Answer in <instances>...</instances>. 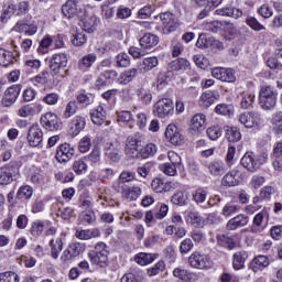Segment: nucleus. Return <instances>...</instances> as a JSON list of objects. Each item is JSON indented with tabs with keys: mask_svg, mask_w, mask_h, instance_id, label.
<instances>
[{
	"mask_svg": "<svg viewBox=\"0 0 282 282\" xmlns=\"http://www.w3.org/2000/svg\"><path fill=\"white\" fill-rule=\"evenodd\" d=\"M158 153V145L155 143H148L145 147H143L141 150L138 152V156L134 159L140 160H149V158H153Z\"/></svg>",
	"mask_w": 282,
	"mask_h": 282,
	"instance_id": "31",
	"label": "nucleus"
},
{
	"mask_svg": "<svg viewBox=\"0 0 282 282\" xmlns=\"http://www.w3.org/2000/svg\"><path fill=\"white\" fill-rule=\"evenodd\" d=\"M63 246L64 243L62 238H57L56 240H50L51 257L53 259H58V256L61 254V252H63Z\"/></svg>",
	"mask_w": 282,
	"mask_h": 282,
	"instance_id": "41",
	"label": "nucleus"
},
{
	"mask_svg": "<svg viewBox=\"0 0 282 282\" xmlns=\"http://www.w3.org/2000/svg\"><path fill=\"white\" fill-rule=\"evenodd\" d=\"M87 121L83 116H75L68 123V133L72 138H76L80 131L85 129Z\"/></svg>",
	"mask_w": 282,
	"mask_h": 282,
	"instance_id": "18",
	"label": "nucleus"
},
{
	"mask_svg": "<svg viewBox=\"0 0 282 282\" xmlns=\"http://www.w3.org/2000/svg\"><path fill=\"white\" fill-rule=\"evenodd\" d=\"M70 41L75 47H83L87 43V35L85 31H75Z\"/></svg>",
	"mask_w": 282,
	"mask_h": 282,
	"instance_id": "46",
	"label": "nucleus"
},
{
	"mask_svg": "<svg viewBox=\"0 0 282 282\" xmlns=\"http://www.w3.org/2000/svg\"><path fill=\"white\" fill-rule=\"evenodd\" d=\"M172 72H186L191 67V62L186 58H178L170 64Z\"/></svg>",
	"mask_w": 282,
	"mask_h": 282,
	"instance_id": "44",
	"label": "nucleus"
},
{
	"mask_svg": "<svg viewBox=\"0 0 282 282\" xmlns=\"http://www.w3.org/2000/svg\"><path fill=\"white\" fill-rule=\"evenodd\" d=\"M138 76V68H129L120 73L117 78L118 85H129Z\"/></svg>",
	"mask_w": 282,
	"mask_h": 282,
	"instance_id": "29",
	"label": "nucleus"
},
{
	"mask_svg": "<svg viewBox=\"0 0 282 282\" xmlns=\"http://www.w3.org/2000/svg\"><path fill=\"white\" fill-rule=\"evenodd\" d=\"M67 54L55 53L48 58L50 74L54 80H63L67 76Z\"/></svg>",
	"mask_w": 282,
	"mask_h": 282,
	"instance_id": "1",
	"label": "nucleus"
},
{
	"mask_svg": "<svg viewBox=\"0 0 282 282\" xmlns=\"http://www.w3.org/2000/svg\"><path fill=\"white\" fill-rule=\"evenodd\" d=\"M120 191L122 197H124V199H128V202H135V199H138V197L142 195V189L135 186L129 187L121 185Z\"/></svg>",
	"mask_w": 282,
	"mask_h": 282,
	"instance_id": "28",
	"label": "nucleus"
},
{
	"mask_svg": "<svg viewBox=\"0 0 282 282\" xmlns=\"http://www.w3.org/2000/svg\"><path fill=\"white\" fill-rule=\"evenodd\" d=\"M98 56L96 53H89L82 57L78 62V68L82 69V72H87L90 69V67L96 63Z\"/></svg>",
	"mask_w": 282,
	"mask_h": 282,
	"instance_id": "34",
	"label": "nucleus"
},
{
	"mask_svg": "<svg viewBox=\"0 0 282 282\" xmlns=\"http://www.w3.org/2000/svg\"><path fill=\"white\" fill-rule=\"evenodd\" d=\"M32 195H34V188L30 185H22L19 187L15 198L20 202H29L32 199Z\"/></svg>",
	"mask_w": 282,
	"mask_h": 282,
	"instance_id": "35",
	"label": "nucleus"
},
{
	"mask_svg": "<svg viewBox=\"0 0 282 282\" xmlns=\"http://www.w3.org/2000/svg\"><path fill=\"white\" fill-rule=\"evenodd\" d=\"M206 127V115L196 113L191 120V129L193 131H202Z\"/></svg>",
	"mask_w": 282,
	"mask_h": 282,
	"instance_id": "37",
	"label": "nucleus"
},
{
	"mask_svg": "<svg viewBox=\"0 0 282 282\" xmlns=\"http://www.w3.org/2000/svg\"><path fill=\"white\" fill-rule=\"evenodd\" d=\"M139 43L143 50H151V47H155L158 43H160V37L152 33H145L140 40Z\"/></svg>",
	"mask_w": 282,
	"mask_h": 282,
	"instance_id": "30",
	"label": "nucleus"
},
{
	"mask_svg": "<svg viewBox=\"0 0 282 282\" xmlns=\"http://www.w3.org/2000/svg\"><path fill=\"white\" fill-rule=\"evenodd\" d=\"M154 193H166L171 191V184L164 183L162 178H154L151 183Z\"/></svg>",
	"mask_w": 282,
	"mask_h": 282,
	"instance_id": "43",
	"label": "nucleus"
},
{
	"mask_svg": "<svg viewBox=\"0 0 282 282\" xmlns=\"http://www.w3.org/2000/svg\"><path fill=\"white\" fill-rule=\"evenodd\" d=\"M117 67H129L131 65V57L127 53H119L116 56Z\"/></svg>",
	"mask_w": 282,
	"mask_h": 282,
	"instance_id": "58",
	"label": "nucleus"
},
{
	"mask_svg": "<svg viewBox=\"0 0 282 282\" xmlns=\"http://www.w3.org/2000/svg\"><path fill=\"white\" fill-rule=\"evenodd\" d=\"M193 199L197 204H204L206 202V197H208V192L204 188H197L192 193Z\"/></svg>",
	"mask_w": 282,
	"mask_h": 282,
	"instance_id": "61",
	"label": "nucleus"
},
{
	"mask_svg": "<svg viewBox=\"0 0 282 282\" xmlns=\"http://www.w3.org/2000/svg\"><path fill=\"white\" fill-rule=\"evenodd\" d=\"M90 120L93 124H97V127L105 124V120H107V111H105V108L98 106L96 109L90 110Z\"/></svg>",
	"mask_w": 282,
	"mask_h": 282,
	"instance_id": "26",
	"label": "nucleus"
},
{
	"mask_svg": "<svg viewBox=\"0 0 282 282\" xmlns=\"http://www.w3.org/2000/svg\"><path fill=\"white\" fill-rule=\"evenodd\" d=\"M158 65H160V59L156 56L145 57L138 62L137 69L140 74H148V72L155 69Z\"/></svg>",
	"mask_w": 282,
	"mask_h": 282,
	"instance_id": "20",
	"label": "nucleus"
},
{
	"mask_svg": "<svg viewBox=\"0 0 282 282\" xmlns=\"http://www.w3.org/2000/svg\"><path fill=\"white\" fill-rule=\"evenodd\" d=\"M96 25H98V18L96 15L87 17L82 20V30L83 32H88L91 34L96 30Z\"/></svg>",
	"mask_w": 282,
	"mask_h": 282,
	"instance_id": "39",
	"label": "nucleus"
},
{
	"mask_svg": "<svg viewBox=\"0 0 282 282\" xmlns=\"http://www.w3.org/2000/svg\"><path fill=\"white\" fill-rule=\"evenodd\" d=\"M144 141V135L140 133L131 134L127 138L126 141V153L129 158H138V152L140 151V147H142V142Z\"/></svg>",
	"mask_w": 282,
	"mask_h": 282,
	"instance_id": "6",
	"label": "nucleus"
},
{
	"mask_svg": "<svg viewBox=\"0 0 282 282\" xmlns=\"http://www.w3.org/2000/svg\"><path fill=\"white\" fill-rule=\"evenodd\" d=\"M175 107L173 106V100L170 98H162L153 106V113L156 118H166L173 116Z\"/></svg>",
	"mask_w": 282,
	"mask_h": 282,
	"instance_id": "5",
	"label": "nucleus"
},
{
	"mask_svg": "<svg viewBox=\"0 0 282 282\" xmlns=\"http://www.w3.org/2000/svg\"><path fill=\"white\" fill-rule=\"evenodd\" d=\"M87 249V246L84 242H70L66 250L62 253V261H72L76 257H80L83 252Z\"/></svg>",
	"mask_w": 282,
	"mask_h": 282,
	"instance_id": "8",
	"label": "nucleus"
},
{
	"mask_svg": "<svg viewBox=\"0 0 282 282\" xmlns=\"http://www.w3.org/2000/svg\"><path fill=\"white\" fill-rule=\"evenodd\" d=\"M212 76L217 80H221V83H235L237 80V76H235V70H232L231 68H213Z\"/></svg>",
	"mask_w": 282,
	"mask_h": 282,
	"instance_id": "12",
	"label": "nucleus"
},
{
	"mask_svg": "<svg viewBox=\"0 0 282 282\" xmlns=\"http://www.w3.org/2000/svg\"><path fill=\"white\" fill-rule=\"evenodd\" d=\"M13 30L14 32L26 34V36H34V34L39 32V26L34 23L20 21L14 25Z\"/></svg>",
	"mask_w": 282,
	"mask_h": 282,
	"instance_id": "22",
	"label": "nucleus"
},
{
	"mask_svg": "<svg viewBox=\"0 0 282 282\" xmlns=\"http://www.w3.org/2000/svg\"><path fill=\"white\" fill-rule=\"evenodd\" d=\"M246 261H248L247 251H238L232 256V265L236 270H243L246 268Z\"/></svg>",
	"mask_w": 282,
	"mask_h": 282,
	"instance_id": "32",
	"label": "nucleus"
},
{
	"mask_svg": "<svg viewBox=\"0 0 282 282\" xmlns=\"http://www.w3.org/2000/svg\"><path fill=\"white\" fill-rule=\"evenodd\" d=\"M165 138L171 142V144L180 145L182 144V134L177 130V126L169 124L165 130Z\"/></svg>",
	"mask_w": 282,
	"mask_h": 282,
	"instance_id": "25",
	"label": "nucleus"
},
{
	"mask_svg": "<svg viewBox=\"0 0 282 282\" xmlns=\"http://www.w3.org/2000/svg\"><path fill=\"white\" fill-rule=\"evenodd\" d=\"M43 111V106L41 104L36 105H24L18 110V116L20 118H30V116H36Z\"/></svg>",
	"mask_w": 282,
	"mask_h": 282,
	"instance_id": "24",
	"label": "nucleus"
},
{
	"mask_svg": "<svg viewBox=\"0 0 282 282\" xmlns=\"http://www.w3.org/2000/svg\"><path fill=\"white\" fill-rule=\"evenodd\" d=\"M254 98L256 96L253 95V93H242L241 94V101H240V106L242 109H250V107H252V105H254Z\"/></svg>",
	"mask_w": 282,
	"mask_h": 282,
	"instance_id": "51",
	"label": "nucleus"
},
{
	"mask_svg": "<svg viewBox=\"0 0 282 282\" xmlns=\"http://www.w3.org/2000/svg\"><path fill=\"white\" fill-rule=\"evenodd\" d=\"M278 96L279 93L271 86L262 87L259 93L260 107H262L264 111L274 109V107H276Z\"/></svg>",
	"mask_w": 282,
	"mask_h": 282,
	"instance_id": "4",
	"label": "nucleus"
},
{
	"mask_svg": "<svg viewBox=\"0 0 282 282\" xmlns=\"http://www.w3.org/2000/svg\"><path fill=\"white\" fill-rule=\"evenodd\" d=\"M40 123L46 131H58L61 129V121H58V116L54 112H46L42 116Z\"/></svg>",
	"mask_w": 282,
	"mask_h": 282,
	"instance_id": "10",
	"label": "nucleus"
},
{
	"mask_svg": "<svg viewBox=\"0 0 282 282\" xmlns=\"http://www.w3.org/2000/svg\"><path fill=\"white\" fill-rule=\"evenodd\" d=\"M188 263L192 268H196L198 270H208V268H212L213 265L210 257L205 253H200L199 251L193 252L189 256Z\"/></svg>",
	"mask_w": 282,
	"mask_h": 282,
	"instance_id": "7",
	"label": "nucleus"
},
{
	"mask_svg": "<svg viewBox=\"0 0 282 282\" xmlns=\"http://www.w3.org/2000/svg\"><path fill=\"white\" fill-rule=\"evenodd\" d=\"M171 202L174 206H186V204H188V198L184 195V192H176L172 196Z\"/></svg>",
	"mask_w": 282,
	"mask_h": 282,
	"instance_id": "57",
	"label": "nucleus"
},
{
	"mask_svg": "<svg viewBox=\"0 0 282 282\" xmlns=\"http://www.w3.org/2000/svg\"><path fill=\"white\" fill-rule=\"evenodd\" d=\"M215 14L218 17H231V19H241L243 17V11L235 7H225L217 9Z\"/></svg>",
	"mask_w": 282,
	"mask_h": 282,
	"instance_id": "27",
	"label": "nucleus"
},
{
	"mask_svg": "<svg viewBox=\"0 0 282 282\" xmlns=\"http://www.w3.org/2000/svg\"><path fill=\"white\" fill-rule=\"evenodd\" d=\"M164 270H166V263L160 260L152 268L148 269V276H158V274H160L161 272H164Z\"/></svg>",
	"mask_w": 282,
	"mask_h": 282,
	"instance_id": "59",
	"label": "nucleus"
},
{
	"mask_svg": "<svg viewBox=\"0 0 282 282\" xmlns=\"http://www.w3.org/2000/svg\"><path fill=\"white\" fill-rule=\"evenodd\" d=\"M105 153L112 162H119L122 158V145L117 141H108L105 144Z\"/></svg>",
	"mask_w": 282,
	"mask_h": 282,
	"instance_id": "11",
	"label": "nucleus"
},
{
	"mask_svg": "<svg viewBox=\"0 0 282 282\" xmlns=\"http://www.w3.org/2000/svg\"><path fill=\"white\" fill-rule=\"evenodd\" d=\"M17 163L12 162L3 167H0V184L8 185L14 182V173H17Z\"/></svg>",
	"mask_w": 282,
	"mask_h": 282,
	"instance_id": "15",
	"label": "nucleus"
},
{
	"mask_svg": "<svg viewBox=\"0 0 282 282\" xmlns=\"http://www.w3.org/2000/svg\"><path fill=\"white\" fill-rule=\"evenodd\" d=\"M19 274L12 271L0 273V282H19Z\"/></svg>",
	"mask_w": 282,
	"mask_h": 282,
	"instance_id": "64",
	"label": "nucleus"
},
{
	"mask_svg": "<svg viewBox=\"0 0 282 282\" xmlns=\"http://www.w3.org/2000/svg\"><path fill=\"white\" fill-rule=\"evenodd\" d=\"M239 122L247 129H257L261 127V115L257 111L243 112L239 116Z\"/></svg>",
	"mask_w": 282,
	"mask_h": 282,
	"instance_id": "9",
	"label": "nucleus"
},
{
	"mask_svg": "<svg viewBox=\"0 0 282 282\" xmlns=\"http://www.w3.org/2000/svg\"><path fill=\"white\" fill-rule=\"evenodd\" d=\"M73 171L76 175H83L87 173V163L83 159L75 160L73 162Z\"/></svg>",
	"mask_w": 282,
	"mask_h": 282,
	"instance_id": "54",
	"label": "nucleus"
},
{
	"mask_svg": "<svg viewBox=\"0 0 282 282\" xmlns=\"http://www.w3.org/2000/svg\"><path fill=\"white\" fill-rule=\"evenodd\" d=\"M14 63V54L10 51H6V48H0V65L2 67H8Z\"/></svg>",
	"mask_w": 282,
	"mask_h": 282,
	"instance_id": "45",
	"label": "nucleus"
},
{
	"mask_svg": "<svg viewBox=\"0 0 282 282\" xmlns=\"http://www.w3.org/2000/svg\"><path fill=\"white\" fill-rule=\"evenodd\" d=\"M26 139L30 147H39L41 142H43V130L41 127H39V124L31 126Z\"/></svg>",
	"mask_w": 282,
	"mask_h": 282,
	"instance_id": "17",
	"label": "nucleus"
},
{
	"mask_svg": "<svg viewBox=\"0 0 282 282\" xmlns=\"http://www.w3.org/2000/svg\"><path fill=\"white\" fill-rule=\"evenodd\" d=\"M95 96L93 94H78L77 102L82 105V107H89V105H94Z\"/></svg>",
	"mask_w": 282,
	"mask_h": 282,
	"instance_id": "56",
	"label": "nucleus"
},
{
	"mask_svg": "<svg viewBox=\"0 0 282 282\" xmlns=\"http://www.w3.org/2000/svg\"><path fill=\"white\" fill-rule=\"evenodd\" d=\"M268 162V153L262 152L254 154V152H247L240 160L241 166L248 171V173H257L263 164Z\"/></svg>",
	"mask_w": 282,
	"mask_h": 282,
	"instance_id": "3",
	"label": "nucleus"
},
{
	"mask_svg": "<svg viewBox=\"0 0 282 282\" xmlns=\"http://www.w3.org/2000/svg\"><path fill=\"white\" fill-rule=\"evenodd\" d=\"M88 259L97 268H107L109 265V246L102 241L97 242L94 250L88 252Z\"/></svg>",
	"mask_w": 282,
	"mask_h": 282,
	"instance_id": "2",
	"label": "nucleus"
},
{
	"mask_svg": "<svg viewBox=\"0 0 282 282\" xmlns=\"http://www.w3.org/2000/svg\"><path fill=\"white\" fill-rule=\"evenodd\" d=\"M206 169L212 177H219L226 173V163L221 160H214L206 164Z\"/></svg>",
	"mask_w": 282,
	"mask_h": 282,
	"instance_id": "21",
	"label": "nucleus"
},
{
	"mask_svg": "<svg viewBox=\"0 0 282 282\" xmlns=\"http://www.w3.org/2000/svg\"><path fill=\"white\" fill-rule=\"evenodd\" d=\"M219 98V94L215 90H207L202 94L199 98V104L202 107H210V105L215 104V100Z\"/></svg>",
	"mask_w": 282,
	"mask_h": 282,
	"instance_id": "33",
	"label": "nucleus"
},
{
	"mask_svg": "<svg viewBox=\"0 0 282 282\" xmlns=\"http://www.w3.org/2000/svg\"><path fill=\"white\" fill-rule=\"evenodd\" d=\"M173 276H175V279H180V281H183V282L191 281V273H188V270H185L182 268H175L173 270Z\"/></svg>",
	"mask_w": 282,
	"mask_h": 282,
	"instance_id": "60",
	"label": "nucleus"
},
{
	"mask_svg": "<svg viewBox=\"0 0 282 282\" xmlns=\"http://www.w3.org/2000/svg\"><path fill=\"white\" fill-rule=\"evenodd\" d=\"M158 259V254L155 253H145V252H140L134 257L135 263L139 265H149V263H153Z\"/></svg>",
	"mask_w": 282,
	"mask_h": 282,
	"instance_id": "38",
	"label": "nucleus"
},
{
	"mask_svg": "<svg viewBox=\"0 0 282 282\" xmlns=\"http://www.w3.org/2000/svg\"><path fill=\"white\" fill-rule=\"evenodd\" d=\"M239 184H241V172L237 170L229 171L221 178V186H226L228 188L239 186Z\"/></svg>",
	"mask_w": 282,
	"mask_h": 282,
	"instance_id": "19",
	"label": "nucleus"
},
{
	"mask_svg": "<svg viewBox=\"0 0 282 282\" xmlns=\"http://www.w3.org/2000/svg\"><path fill=\"white\" fill-rule=\"evenodd\" d=\"M19 94H21V86L20 85H13L9 87L2 97L1 104L3 107H12L14 102H17V99L19 98Z\"/></svg>",
	"mask_w": 282,
	"mask_h": 282,
	"instance_id": "14",
	"label": "nucleus"
},
{
	"mask_svg": "<svg viewBox=\"0 0 282 282\" xmlns=\"http://www.w3.org/2000/svg\"><path fill=\"white\" fill-rule=\"evenodd\" d=\"M117 122L119 124H128L129 129H133V116L131 111L123 110L117 112Z\"/></svg>",
	"mask_w": 282,
	"mask_h": 282,
	"instance_id": "40",
	"label": "nucleus"
},
{
	"mask_svg": "<svg viewBox=\"0 0 282 282\" xmlns=\"http://www.w3.org/2000/svg\"><path fill=\"white\" fill-rule=\"evenodd\" d=\"M76 1L67 0L66 3L62 7V14L66 17V19H72L76 15Z\"/></svg>",
	"mask_w": 282,
	"mask_h": 282,
	"instance_id": "42",
	"label": "nucleus"
},
{
	"mask_svg": "<svg viewBox=\"0 0 282 282\" xmlns=\"http://www.w3.org/2000/svg\"><path fill=\"white\" fill-rule=\"evenodd\" d=\"M74 155H76V149L69 143H63L56 150V160L58 162H69Z\"/></svg>",
	"mask_w": 282,
	"mask_h": 282,
	"instance_id": "16",
	"label": "nucleus"
},
{
	"mask_svg": "<svg viewBox=\"0 0 282 282\" xmlns=\"http://www.w3.org/2000/svg\"><path fill=\"white\" fill-rule=\"evenodd\" d=\"M43 230H45V224L43 220H35L32 223L30 229L32 237H41L43 235Z\"/></svg>",
	"mask_w": 282,
	"mask_h": 282,
	"instance_id": "53",
	"label": "nucleus"
},
{
	"mask_svg": "<svg viewBox=\"0 0 282 282\" xmlns=\"http://www.w3.org/2000/svg\"><path fill=\"white\" fill-rule=\"evenodd\" d=\"M160 19L163 24V34H171V32L177 30V19L175 18V14L164 12L160 14Z\"/></svg>",
	"mask_w": 282,
	"mask_h": 282,
	"instance_id": "13",
	"label": "nucleus"
},
{
	"mask_svg": "<svg viewBox=\"0 0 282 282\" xmlns=\"http://www.w3.org/2000/svg\"><path fill=\"white\" fill-rule=\"evenodd\" d=\"M215 112L218 113V116H228L230 118V116L235 113V107L228 104H219L216 106Z\"/></svg>",
	"mask_w": 282,
	"mask_h": 282,
	"instance_id": "49",
	"label": "nucleus"
},
{
	"mask_svg": "<svg viewBox=\"0 0 282 282\" xmlns=\"http://www.w3.org/2000/svg\"><path fill=\"white\" fill-rule=\"evenodd\" d=\"M137 96L141 104L149 106L151 102H153V94H151V90H147L144 88H140L137 91Z\"/></svg>",
	"mask_w": 282,
	"mask_h": 282,
	"instance_id": "47",
	"label": "nucleus"
},
{
	"mask_svg": "<svg viewBox=\"0 0 282 282\" xmlns=\"http://www.w3.org/2000/svg\"><path fill=\"white\" fill-rule=\"evenodd\" d=\"M250 218L243 214H239L236 217L228 220L226 228L227 230H237V228H243L248 226Z\"/></svg>",
	"mask_w": 282,
	"mask_h": 282,
	"instance_id": "23",
	"label": "nucleus"
},
{
	"mask_svg": "<svg viewBox=\"0 0 282 282\" xmlns=\"http://www.w3.org/2000/svg\"><path fill=\"white\" fill-rule=\"evenodd\" d=\"M76 111H78V105L76 104V101H69L66 105V108L63 113V118L65 120H67V119L72 118V116H74L76 113Z\"/></svg>",
	"mask_w": 282,
	"mask_h": 282,
	"instance_id": "63",
	"label": "nucleus"
},
{
	"mask_svg": "<svg viewBox=\"0 0 282 282\" xmlns=\"http://www.w3.org/2000/svg\"><path fill=\"white\" fill-rule=\"evenodd\" d=\"M241 210V206L235 204V203H227L221 212L223 217H230L231 215H236V213H239Z\"/></svg>",
	"mask_w": 282,
	"mask_h": 282,
	"instance_id": "52",
	"label": "nucleus"
},
{
	"mask_svg": "<svg viewBox=\"0 0 282 282\" xmlns=\"http://www.w3.org/2000/svg\"><path fill=\"white\" fill-rule=\"evenodd\" d=\"M204 30H206V32H214L215 34H217V32H221V30L224 29V22L221 21H210V22H205L203 24Z\"/></svg>",
	"mask_w": 282,
	"mask_h": 282,
	"instance_id": "50",
	"label": "nucleus"
},
{
	"mask_svg": "<svg viewBox=\"0 0 282 282\" xmlns=\"http://www.w3.org/2000/svg\"><path fill=\"white\" fill-rule=\"evenodd\" d=\"M225 137L228 142H239L241 140V132L237 128H227Z\"/></svg>",
	"mask_w": 282,
	"mask_h": 282,
	"instance_id": "55",
	"label": "nucleus"
},
{
	"mask_svg": "<svg viewBox=\"0 0 282 282\" xmlns=\"http://www.w3.org/2000/svg\"><path fill=\"white\" fill-rule=\"evenodd\" d=\"M52 43H54V40H52V37H50V36L44 37L40 42V45L37 47V53L39 54H47L50 52V45H52Z\"/></svg>",
	"mask_w": 282,
	"mask_h": 282,
	"instance_id": "62",
	"label": "nucleus"
},
{
	"mask_svg": "<svg viewBox=\"0 0 282 282\" xmlns=\"http://www.w3.org/2000/svg\"><path fill=\"white\" fill-rule=\"evenodd\" d=\"M268 265H270V259L265 256H258L251 262V270H253V272H259L260 270L268 268Z\"/></svg>",
	"mask_w": 282,
	"mask_h": 282,
	"instance_id": "36",
	"label": "nucleus"
},
{
	"mask_svg": "<svg viewBox=\"0 0 282 282\" xmlns=\"http://www.w3.org/2000/svg\"><path fill=\"white\" fill-rule=\"evenodd\" d=\"M217 241L219 246L223 248H228V250H232L237 246V241L232 237L220 235L217 237Z\"/></svg>",
	"mask_w": 282,
	"mask_h": 282,
	"instance_id": "48",
	"label": "nucleus"
}]
</instances>
